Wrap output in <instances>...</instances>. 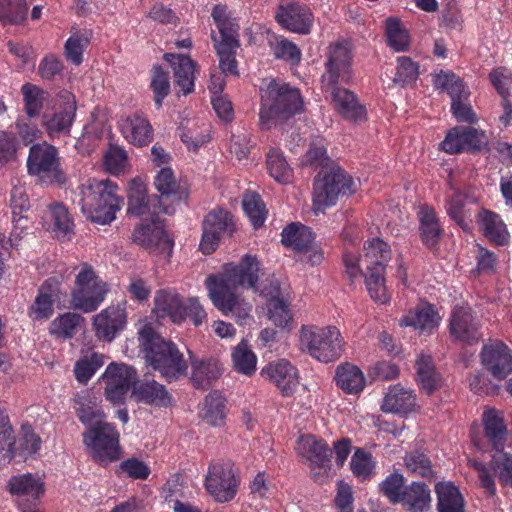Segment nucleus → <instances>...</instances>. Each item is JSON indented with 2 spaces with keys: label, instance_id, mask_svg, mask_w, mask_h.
<instances>
[{
  "label": "nucleus",
  "instance_id": "obj_1",
  "mask_svg": "<svg viewBox=\"0 0 512 512\" xmlns=\"http://www.w3.org/2000/svg\"><path fill=\"white\" fill-rule=\"evenodd\" d=\"M259 271L257 258L245 255L239 264H225L220 275H210L206 280L213 304L225 315L232 313L240 325L246 324L251 318L252 305L240 299L236 289L242 287L260 293Z\"/></svg>",
  "mask_w": 512,
  "mask_h": 512
},
{
  "label": "nucleus",
  "instance_id": "obj_2",
  "mask_svg": "<svg viewBox=\"0 0 512 512\" xmlns=\"http://www.w3.org/2000/svg\"><path fill=\"white\" fill-rule=\"evenodd\" d=\"M138 340L146 362L167 381H176L187 375L188 364L183 354L173 342L162 338L150 325L140 329Z\"/></svg>",
  "mask_w": 512,
  "mask_h": 512
},
{
  "label": "nucleus",
  "instance_id": "obj_3",
  "mask_svg": "<svg viewBox=\"0 0 512 512\" xmlns=\"http://www.w3.org/2000/svg\"><path fill=\"white\" fill-rule=\"evenodd\" d=\"M117 186L109 181L89 180L72 195V203L92 222L105 225L115 219L120 209Z\"/></svg>",
  "mask_w": 512,
  "mask_h": 512
},
{
  "label": "nucleus",
  "instance_id": "obj_4",
  "mask_svg": "<svg viewBox=\"0 0 512 512\" xmlns=\"http://www.w3.org/2000/svg\"><path fill=\"white\" fill-rule=\"evenodd\" d=\"M303 101L298 89L288 84L271 81L261 95L259 123L269 130L283 124L302 109Z\"/></svg>",
  "mask_w": 512,
  "mask_h": 512
},
{
  "label": "nucleus",
  "instance_id": "obj_5",
  "mask_svg": "<svg viewBox=\"0 0 512 512\" xmlns=\"http://www.w3.org/2000/svg\"><path fill=\"white\" fill-rule=\"evenodd\" d=\"M300 349L321 362H331L343 352L344 342L335 326H302L299 336Z\"/></svg>",
  "mask_w": 512,
  "mask_h": 512
},
{
  "label": "nucleus",
  "instance_id": "obj_6",
  "mask_svg": "<svg viewBox=\"0 0 512 512\" xmlns=\"http://www.w3.org/2000/svg\"><path fill=\"white\" fill-rule=\"evenodd\" d=\"M107 291L106 283L99 279L93 267L83 263L71 293V305L84 313L93 312L103 302Z\"/></svg>",
  "mask_w": 512,
  "mask_h": 512
},
{
  "label": "nucleus",
  "instance_id": "obj_7",
  "mask_svg": "<svg viewBox=\"0 0 512 512\" xmlns=\"http://www.w3.org/2000/svg\"><path fill=\"white\" fill-rule=\"evenodd\" d=\"M83 442L92 458L100 464L116 461L121 456L119 433L106 421H100L88 428L83 433Z\"/></svg>",
  "mask_w": 512,
  "mask_h": 512
},
{
  "label": "nucleus",
  "instance_id": "obj_8",
  "mask_svg": "<svg viewBox=\"0 0 512 512\" xmlns=\"http://www.w3.org/2000/svg\"><path fill=\"white\" fill-rule=\"evenodd\" d=\"M154 311L159 318L169 317L177 324L190 317L194 325L199 326L206 318V312L197 298H189L184 304L176 292L168 290L157 292Z\"/></svg>",
  "mask_w": 512,
  "mask_h": 512
},
{
  "label": "nucleus",
  "instance_id": "obj_9",
  "mask_svg": "<svg viewBox=\"0 0 512 512\" xmlns=\"http://www.w3.org/2000/svg\"><path fill=\"white\" fill-rule=\"evenodd\" d=\"M353 192L352 178L340 167H332L323 178L315 180L314 212H322L326 207L334 205L340 195H351Z\"/></svg>",
  "mask_w": 512,
  "mask_h": 512
},
{
  "label": "nucleus",
  "instance_id": "obj_10",
  "mask_svg": "<svg viewBox=\"0 0 512 512\" xmlns=\"http://www.w3.org/2000/svg\"><path fill=\"white\" fill-rule=\"evenodd\" d=\"M27 169L30 175L38 177L45 184L63 185L66 176L60 168L56 148L47 143L36 144L30 148Z\"/></svg>",
  "mask_w": 512,
  "mask_h": 512
},
{
  "label": "nucleus",
  "instance_id": "obj_11",
  "mask_svg": "<svg viewBox=\"0 0 512 512\" xmlns=\"http://www.w3.org/2000/svg\"><path fill=\"white\" fill-rule=\"evenodd\" d=\"M205 487L217 502L225 503L233 499L237 491L233 464L230 461L211 462L205 478Z\"/></svg>",
  "mask_w": 512,
  "mask_h": 512
},
{
  "label": "nucleus",
  "instance_id": "obj_12",
  "mask_svg": "<svg viewBox=\"0 0 512 512\" xmlns=\"http://www.w3.org/2000/svg\"><path fill=\"white\" fill-rule=\"evenodd\" d=\"M105 383V395L113 404L124 403L125 397L137 384L138 376L134 367L124 363H110L102 376Z\"/></svg>",
  "mask_w": 512,
  "mask_h": 512
},
{
  "label": "nucleus",
  "instance_id": "obj_13",
  "mask_svg": "<svg viewBox=\"0 0 512 512\" xmlns=\"http://www.w3.org/2000/svg\"><path fill=\"white\" fill-rule=\"evenodd\" d=\"M282 243L301 254V261L319 265L323 260V251L315 243L310 228L297 223L289 224L282 232Z\"/></svg>",
  "mask_w": 512,
  "mask_h": 512
},
{
  "label": "nucleus",
  "instance_id": "obj_14",
  "mask_svg": "<svg viewBox=\"0 0 512 512\" xmlns=\"http://www.w3.org/2000/svg\"><path fill=\"white\" fill-rule=\"evenodd\" d=\"M132 237L137 245L150 253L166 258L171 256L173 240L166 234L162 222L157 217L136 226Z\"/></svg>",
  "mask_w": 512,
  "mask_h": 512
},
{
  "label": "nucleus",
  "instance_id": "obj_15",
  "mask_svg": "<svg viewBox=\"0 0 512 512\" xmlns=\"http://www.w3.org/2000/svg\"><path fill=\"white\" fill-rule=\"evenodd\" d=\"M483 368L497 381L512 373V350L501 341L484 344L480 353Z\"/></svg>",
  "mask_w": 512,
  "mask_h": 512
},
{
  "label": "nucleus",
  "instance_id": "obj_16",
  "mask_svg": "<svg viewBox=\"0 0 512 512\" xmlns=\"http://www.w3.org/2000/svg\"><path fill=\"white\" fill-rule=\"evenodd\" d=\"M488 144L484 131L470 126H457L452 128L442 141L441 148L450 154L462 151L479 152Z\"/></svg>",
  "mask_w": 512,
  "mask_h": 512
},
{
  "label": "nucleus",
  "instance_id": "obj_17",
  "mask_svg": "<svg viewBox=\"0 0 512 512\" xmlns=\"http://www.w3.org/2000/svg\"><path fill=\"white\" fill-rule=\"evenodd\" d=\"M147 189L144 183L134 179L131 182L128 194L127 212L136 217L150 216L156 218L159 213L172 214L169 206L158 201L157 196L147 197Z\"/></svg>",
  "mask_w": 512,
  "mask_h": 512
},
{
  "label": "nucleus",
  "instance_id": "obj_18",
  "mask_svg": "<svg viewBox=\"0 0 512 512\" xmlns=\"http://www.w3.org/2000/svg\"><path fill=\"white\" fill-rule=\"evenodd\" d=\"M234 223L232 216L223 209H214L209 212L203 221V233L200 249L205 254L215 251L222 235L225 232L232 234Z\"/></svg>",
  "mask_w": 512,
  "mask_h": 512
},
{
  "label": "nucleus",
  "instance_id": "obj_19",
  "mask_svg": "<svg viewBox=\"0 0 512 512\" xmlns=\"http://www.w3.org/2000/svg\"><path fill=\"white\" fill-rule=\"evenodd\" d=\"M261 376L274 385L284 397L294 394L299 385L297 369L285 359L267 363L260 372Z\"/></svg>",
  "mask_w": 512,
  "mask_h": 512
},
{
  "label": "nucleus",
  "instance_id": "obj_20",
  "mask_svg": "<svg viewBox=\"0 0 512 512\" xmlns=\"http://www.w3.org/2000/svg\"><path fill=\"white\" fill-rule=\"evenodd\" d=\"M275 19L285 29L299 34H308L313 23V14L305 5L293 0H282Z\"/></svg>",
  "mask_w": 512,
  "mask_h": 512
},
{
  "label": "nucleus",
  "instance_id": "obj_21",
  "mask_svg": "<svg viewBox=\"0 0 512 512\" xmlns=\"http://www.w3.org/2000/svg\"><path fill=\"white\" fill-rule=\"evenodd\" d=\"M60 97L65 101L63 109L42 115V126L52 139L69 135L76 114L75 97L68 91L61 92Z\"/></svg>",
  "mask_w": 512,
  "mask_h": 512
},
{
  "label": "nucleus",
  "instance_id": "obj_22",
  "mask_svg": "<svg viewBox=\"0 0 512 512\" xmlns=\"http://www.w3.org/2000/svg\"><path fill=\"white\" fill-rule=\"evenodd\" d=\"M125 303L112 305L93 317V327L98 339L111 342L126 325Z\"/></svg>",
  "mask_w": 512,
  "mask_h": 512
},
{
  "label": "nucleus",
  "instance_id": "obj_23",
  "mask_svg": "<svg viewBox=\"0 0 512 512\" xmlns=\"http://www.w3.org/2000/svg\"><path fill=\"white\" fill-rule=\"evenodd\" d=\"M351 52L347 44L335 43L329 47V57L326 63L328 83L348 84L352 80Z\"/></svg>",
  "mask_w": 512,
  "mask_h": 512
},
{
  "label": "nucleus",
  "instance_id": "obj_24",
  "mask_svg": "<svg viewBox=\"0 0 512 512\" xmlns=\"http://www.w3.org/2000/svg\"><path fill=\"white\" fill-rule=\"evenodd\" d=\"M450 333L466 345H474L482 338L479 321L470 309L464 307L454 309L450 319Z\"/></svg>",
  "mask_w": 512,
  "mask_h": 512
},
{
  "label": "nucleus",
  "instance_id": "obj_25",
  "mask_svg": "<svg viewBox=\"0 0 512 512\" xmlns=\"http://www.w3.org/2000/svg\"><path fill=\"white\" fill-rule=\"evenodd\" d=\"M211 15L220 34V39H218L215 32L211 33L214 47L238 48L240 46L239 25L236 23L235 19L230 16L227 7L216 5Z\"/></svg>",
  "mask_w": 512,
  "mask_h": 512
},
{
  "label": "nucleus",
  "instance_id": "obj_26",
  "mask_svg": "<svg viewBox=\"0 0 512 512\" xmlns=\"http://www.w3.org/2000/svg\"><path fill=\"white\" fill-rule=\"evenodd\" d=\"M335 110L345 119L353 123L366 120V109L361 105L356 95L345 88L333 87L331 91Z\"/></svg>",
  "mask_w": 512,
  "mask_h": 512
},
{
  "label": "nucleus",
  "instance_id": "obj_27",
  "mask_svg": "<svg viewBox=\"0 0 512 512\" xmlns=\"http://www.w3.org/2000/svg\"><path fill=\"white\" fill-rule=\"evenodd\" d=\"M164 59L171 64L175 84L183 95L192 93L194 91L196 62L187 55L174 53H166Z\"/></svg>",
  "mask_w": 512,
  "mask_h": 512
},
{
  "label": "nucleus",
  "instance_id": "obj_28",
  "mask_svg": "<svg viewBox=\"0 0 512 512\" xmlns=\"http://www.w3.org/2000/svg\"><path fill=\"white\" fill-rule=\"evenodd\" d=\"M154 184L160 193V196H157L158 201L165 202L172 212L174 210L171 208V205L188 198L187 188L176 181L174 173L170 168H162L156 175Z\"/></svg>",
  "mask_w": 512,
  "mask_h": 512
},
{
  "label": "nucleus",
  "instance_id": "obj_29",
  "mask_svg": "<svg viewBox=\"0 0 512 512\" xmlns=\"http://www.w3.org/2000/svg\"><path fill=\"white\" fill-rule=\"evenodd\" d=\"M260 294L271 297L269 301V319L278 327L284 328L292 320L289 305L279 297L280 283L272 279L269 286L261 283Z\"/></svg>",
  "mask_w": 512,
  "mask_h": 512
},
{
  "label": "nucleus",
  "instance_id": "obj_30",
  "mask_svg": "<svg viewBox=\"0 0 512 512\" xmlns=\"http://www.w3.org/2000/svg\"><path fill=\"white\" fill-rule=\"evenodd\" d=\"M299 454L306 458L310 465H316L320 469L326 470L331 466V449L325 442L317 440L311 434L300 437Z\"/></svg>",
  "mask_w": 512,
  "mask_h": 512
},
{
  "label": "nucleus",
  "instance_id": "obj_31",
  "mask_svg": "<svg viewBox=\"0 0 512 512\" xmlns=\"http://www.w3.org/2000/svg\"><path fill=\"white\" fill-rule=\"evenodd\" d=\"M138 401L156 407H169L173 398L164 385L155 380L137 381L132 391Z\"/></svg>",
  "mask_w": 512,
  "mask_h": 512
},
{
  "label": "nucleus",
  "instance_id": "obj_32",
  "mask_svg": "<svg viewBox=\"0 0 512 512\" xmlns=\"http://www.w3.org/2000/svg\"><path fill=\"white\" fill-rule=\"evenodd\" d=\"M440 317L430 304H419L414 309L410 310L400 320V326H411L415 329L430 333L434 328L439 325Z\"/></svg>",
  "mask_w": 512,
  "mask_h": 512
},
{
  "label": "nucleus",
  "instance_id": "obj_33",
  "mask_svg": "<svg viewBox=\"0 0 512 512\" xmlns=\"http://www.w3.org/2000/svg\"><path fill=\"white\" fill-rule=\"evenodd\" d=\"M483 425L487 444L496 452H502L508 435L504 418L496 411L490 410L483 414Z\"/></svg>",
  "mask_w": 512,
  "mask_h": 512
},
{
  "label": "nucleus",
  "instance_id": "obj_34",
  "mask_svg": "<svg viewBox=\"0 0 512 512\" xmlns=\"http://www.w3.org/2000/svg\"><path fill=\"white\" fill-rule=\"evenodd\" d=\"M43 220L46 230L54 232L58 238H70L73 234L74 224L68 209L61 203L50 205Z\"/></svg>",
  "mask_w": 512,
  "mask_h": 512
},
{
  "label": "nucleus",
  "instance_id": "obj_35",
  "mask_svg": "<svg viewBox=\"0 0 512 512\" xmlns=\"http://www.w3.org/2000/svg\"><path fill=\"white\" fill-rule=\"evenodd\" d=\"M398 503L409 512H427L431 503V492L423 482H412L403 490Z\"/></svg>",
  "mask_w": 512,
  "mask_h": 512
},
{
  "label": "nucleus",
  "instance_id": "obj_36",
  "mask_svg": "<svg viewBox=\"0 0 512 512\" xmlns=\"http://www.w3.org/2000/svg\"><path fill=\"white\" fill-rule=\"evenodd\" d=\"M478 225L483 235L496 245H505L508 243L509 233L506 225L500 219L499 215L482 209L478 214Z\"/></svg>",
  "mask_w": 512,
  "mask_h": 512
},
{
  "label": "nucleus",
  "instance_id": "obj_37",
  "mask_svg": "<svg viewBox=\"0 0 512 512\" xmlns=\"http://www.w3.org/2000/svg\"><path fill=\"white\" fill-rule=\"evenodd\" d=\"M419 231L422 243L429 249H434L443 235V229L433 208L421 207L419 211Z\"/></svg>",
  "mask_w": 512,
  "mask_h": 512
},
{
  "label": "nucleus",
  "instance_id": "obj_38",
  "mask_svg": "<svg viewBox=\"0 0 512 512\" xmlns=\"http://www.w3.org/2000/svg\"><path fill=\"white\" fill-rule=\"evenodd\" d=\"M121 131L128 142L139 147L148 145L153 138L149 121L139 115L127 117L121 124Z\"/></svg>",
  "mask_w": 512,
  "mask_h": 512
},
{
  "label": "nucleus",
  "instance_id": "obj_39",
  "mask_svg": "<svg viewBox=\"0 0 512 512\" xmlns=\"http://www.w3.org/2000/svg\"><path fill=\"white\" fill-rule=\"evenodd\" d=\"M451 188L454 193L447 199L446 212L465 232H469L471 231L472 220L467 204L469 202L473 203L474 200L459 189Z\"/></svg>",
  "mask_w": 512,
  "mask_h": 512
},
{
  "label": "nucleus",
  "instance_id": "obj_40",
  "mask_svg": "<svg viewBox=\"0 0 512 512\" xmlns=\"http://www.w3.org/2000/svg\"><path fill=\"white\" fill-rule=\"evenodd\" d=\"M191 381L196 389L207 390L216 381L222 370L216 360H193Z\"/></svg>",
  "mask_w": 512,
  "mask_h": 512
},
{
  "label": "nucleus",
  "instance_id": "obj_41",
  "mask_svg": "<svg viewBox=\"0 0 512 512\" xmlns=\"http://www.w3.org/2000/svg\"><path fill=\"white\" fill-rule=\"evenodd\" d=\"M438 512H464V499L459 489L451 482L435 485Z\"/></svg>",
  "mask_w": 512,
  "mask_h": 512
},
{
  "label": "nucleus",
  "instance_id": "obj_42",
  "mask_svg": "<svg viewBox=\"0 0 512 512\" xmlns=\"http://www.w3.org/2000/svg\"><path fill=\"white\" fill-rule=\"evenodd\" d=\"M414 405L415 396L413 392L400 385H395L386 394L382 410L392 413H408L413 409Z\"/></svg>",
  "mask_w": 512,
  "mask_h": 512
},
{
  "label": "nucleus",
  "instance_id": "obj_43",
  "mask_svg": "<svg viewBox=\"0 0 512 512\" xmlns=\"http://www.w3.org/2000/svg\"><path fill=\"white\" fill-rule=\"evenodd\" d=\"M416 375L420 388L427 395H431L441 387V377L435 370L430 356L421 355L416 360Z\"/></svg>",
  "mask_w": 512,
  "mask_h": 512
},
{
  "label": "nucleus",
  "instance_id": "obj_44",
  "mask_svg": "<svg viewBox=\"0 0 512 512\" xmlns=\"http://www.w3.org/2000/svg\"><path fill=\"white\" fill-rule=\"evenodd\" d=\"M73 401L76 405V415L84 425L90 428L95 423L104 421V412L88 392L75 395Z\"/></svg>",
  "mask_w": 512,
  "mask_h": 512
},
{
  "label": "nucleus",
  "instance_id": "obj_45",
  "mask_svg": "<svg viewBox=\"0 0 512 512\" xmlns=\"http://www.w3.org/2000/svg\"><path fill=\"white\" fill-rule=\"evenodd\" d=\"M337 385L349 394H356L363 390L365 378L361 370L351 364H345L337 368Z\"/></svg>",
  "mask_w": 512,
  "mask_h": 512
},
{
  "label": "nucleus",
  "instance_id": "obj_46",
  "mask_svg": "<svg viewBox=\"0 0 512 512\" xmlns=\"http://www.w3.org/2000/svg\"><path fill=\"white\" fill-rule=\"evenodd\" d=\"M391 252L387 243L380 238L372 239L365 247V253L361 256V264L365 269L381 266L385 269V264L390 260Z\"/></svg>",
  "mask_w": 512,
  "mask_h": 512
},
{
  "label": "nucleus",
  "instance_id": "obj_47",
  "mask_svg": "<svg viewBox=\"0 0 512 512\" xmlns=\"http://www.w3.org/2000/svg\"><path fill=\"white\" fill-rule=\"evenodd\" d=\"M9 490L15 495H25L38 499L43 495L45 488L40 478L32 474H23L10 479Z\"/></svg>",
  "mask_w": 512,
  "mask_h": 512
},
{
  "label": "nucleus",
  "instance_id": "obj_48",
  "mask_svg": "<svg viewBox=\"0 0 512 512\" xmlns=\"http://www.w3.org/2000/svg\"><path fill=\"white\" fill-rule=\"evenodd\" d=\"M434 86L437 89L446 90L451 97L452 103L468 100L470 94L463 81L453 72L441 71L435 77Z\"/></svg>",
  "mask_w": 512,
  "mask_h": 512
},
{
  "label": "nucleus",
  "instance_id": "obj_49",
  "mask_svg": "<svg viewBox=\"0 0 512 512\" xmlns=\"http://www.w3.org/2000/svg\"><path fill=\"white\" fill-rule=\"evenodd\" d=\"M404 465L407 472L413 476L423 477L430 480L436 478L433 466L429 457L422 451L414 450L406 454Z\"/></svg>",
  "mask_w": 512,
  "mask_h": 512
},
{
  "label": "nucleus",
  "instance_id": "obj_50",
  "mask_svg": "<svg viewBox=\"0 0 512 512\" xmlns=\"http://www.w3.org/2000/svg\"><path fill=\"white\" fill-rule=\"evenodd\" d=\"M91 31H75L68 38L64 46V55L72 64L79 66L83 62V52L89 45Z\"/></svg>",
  "mask_w": 512,
  "mask_h": 512
},
{
  "label": "nucleus",
  "instance_id": "obj_51",
  "mask_svg": "<svg viewBox=\"0 0 512 512\" xmlns=\"http://www.w3.org/2000/svg\"><path fill=\"white\" fill-rule=\"evenodd\" d=\"M384 268L374 266V268L366 269L365 284L370 297L381 304H385L389 300V295L385 286Z\"/></svg>",
  "mask_w": 512,
  "mask_h": 512
},
{
  "label": "nucleus",
  "instance_id": "obj_52",
  "mask_svg": "<svg viewBox=\"0 0 512 512\" xmlns=\"http://www.w3.org/2000/svg\"><path fill=\"white\" fill-rule=\"evenodd\" d=\"M233 368L244 375L251 376L256 370L257 359L248 347L247 341L242 340L232 352Z\"/></svg>",
  "mask_w": 512,
  "mask_h": 512
},
{
  "label": "nucleus",
  "instance_id": "obj_53",
  "mask_svg": "<svg viewBox=\"0 0 512 512\" xmlns=\"http://www.w3.org/2000/svg\"><path fill=\"white\" fill-rule=\"evenodd\" d=\"M25 0H0V21L4 25H17L26 19Z\"/></svg>",
  "mask_w": 512,
  "mask_h": 512
},
{
  "label": "nucleus",
  "instance_id": "obj_54",
  "mask_svg": "<svg viewBox=\"0 0 512 512\" xmlns=\"http://www.w3.org/2000/svg\"><path fill=\"white\" fill-rule=\"evenodd\" d=\"M202 418L212 426H219L225 418L224 398L218 392L206 396Z\"/></svg>",
  "mask_w": 512,
  "mask_h": 512
},
{
  "label": "nucleus",
  "instance_id": "obj_55",
  "mask_svg": "<svg viewBox=\"0 0 512 512\" xmlns=\"http://www.w3.org/2000/svg\"><path fill=\"white\" fill-rule=\"evenodd\" d=\"M21 90L27 115L30 118L38 116L43 108L44 101L47 99V92L31 83L24 84Z\"/></svg>",
  "mask_w": 512,
  "mask_h": 512
},
{
  "label": "nucleus",
  "instance_id": "obj_56",
  "mask_svg": "<svg viewBox=\"0 0 512 512\" xmlns=\"http://www.w3.org/2000/svg\"><path fill=\"white\" fill-rule=\"evenodd\" d=\"M267 168L270 175L279 183L287 184L292 181V169L279 152L273 150L268 153Z\"/></svg>",
  "mask_w": 512,
  "mask_h": 512
},
{
  "label": "nucleus",
  "instance_id": "obj_57",
  "mask_svg": "<svg viewBox=\"0 0 512 512\" xmlns=\"http://www.w3.org/2000/svg\"><path fill=\"white\" fill-rule=\"evenodd\" d=\"M242 206L254 228L261 227L267 213L261 197L256 193H246L242 200Z\"/></svg>",
  "mask_w": 512,
  "mask_h": 512
},
{
  "label": "nucleus",
  "instance_id": "obj_58",
  "mask_svg": "<svg viewBox=\"0 0 512 512\" xmlns=\"http://www.w3.org/2000/svg\"><path fill=\"white\" fill-rule=\"evenodd\" d=\"M82 321L84 318L80 314L64 313L51 322L50 332L57 337L71 338Z\"/></svg>",
  "mask_w": 512,
  "mask_h": 512
},
{
  "label": "nucleus",
  "instance_id": "obj_59",
  "mask_svg": "<svg viewBox=\"0 0 512 512\" xmlns=\"http://www.w3.org/2000/svg\"><path fill=\"white\" fill-rule=\"evenodd\" d=\"M386 34L389 45L396 51H405L409 46V34L398 18L386 19Z\"/></svg>",
  "mask_w": 512,
  "mask_h": 512
},
{
  "label": "nucleus",
  "instance_id": "obj_60",
  "mask_svg": "<svg viewBox=\"0 0 512 512\" xmlns=\"http://www.w3.org/2000/svg\"><path fill=\"white\" fill-rule=\"evenodd\" d=\"M103 364L104 356L98 353L78 360L74 369L76 379L85 384Z\"/></svg>",
  "mask_w": 512,
  "mask_h": 512
},
{
  "label": "nucleus",
  "instance_id": "obj_61",
  "mask_svg": "<svg viewBox=\"0 0 512 512\" xmlns=\"http://www.w3.org/2000/svg\"><path fill=\"white\" fill-rule=\"evenodd\" d=\"M151 88L154 93L155 104L158 108L162 106L165 97L170 93V80L168 72L161 66H154L152 70Z\"/></svg>",
  "mask_w": 512,
  "mask_h": 512
},
{
  "label": "nucleus",
  "instance_id": "obj_62",
  "mask_svg": "<svg viewBox=\"0 0 512 512\" xmlns=\"http://www.w3.org/2000/svg\"><path fill=\"white\" fill-rule=\"evenodd\" d=\"M491 468L505 486L512 487V457L502 452H497L491 460Z\"/></svg>",
  "mask_w": 512,
  "mask_h": 512
},
{
  "label": "nucleus",
  "instance_id": "obj_63",
  "mask_svg": "<svg viewBox=\"0 0 512 512\" xmlns=\"http://www.w3.org/2000/svg\"><path fill=\"white\" fill-rule=\"evenodd\" d=\"M405 478L400 473H392L380 484V491L393 504L399 502L403 493Z\"/></svg>",
  "mask_w": 512,
  "mask_h": 512
},
{
  "label": "nucleus",
  "instance_id": "obj_64",
  "mask_svg": "<svg viewBox=\"0 0 512 512\" xmlns=\"http://www.w3.org/2000/svg\"><path fill=\"white\" fill-rule=\"evenodd\" d=\"M418 65L409 57L398 58V68L393 82L404 86L414 82L419 74Z\"/></svg>",
  "mask_w": 512,
  "mask_h": 512
}]
</instances>
